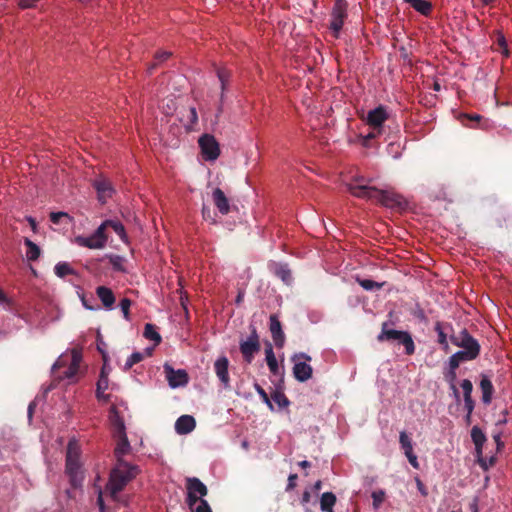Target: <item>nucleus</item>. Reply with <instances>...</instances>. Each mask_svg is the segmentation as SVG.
<instances>
[{"label": "nucleus", "mask_w": 512, "mask_h": 512, "mask_svg": "<svg viewBox=\"0 0 512 512\" xmlns=\"http://www.w3.org/2000/svg\"><path fill=\"white\" fill-rule=\"evenodd\" d=\"M97 504H98L100 512H105V504H104V500H103V497H102V491L101 490H99V494H98V497H97Z\"/></svg>", "instance_id": "obj_62"}, {"label": "nucleus", "mask_w": 512, "mask_h": 512, "mask_svg": "<svg viewBox=\"0 0 512 512\" xmlns=\"http://www.w3.org/2000/svg\"><path fill=\"white\" fill-rule=\"evenodd\" d=\"M208 494L207 486L197 477H188L186 479V498L185 502L191 512L195 510L201 500Z\"/></svg>", "instance_id": "obj_4"}, {"label": "nucleus", "mask_w": 512, "mask_h": 512, "mask_svg": "<svg viewBox=\"0 0 512 512\" xmlns=\"http://www.w3.org/2000/svg\"><path fill=\"white\" fill-rule=\"evenodd\" d=\"M389 114L385 106H378L373 110H370L366 117V122L374 130H378L381 133L384 122L388 119Z\"/></svg>", "instance_id": "obj_12"}, {"label": "nucleus", "mask_w": 512, "mask_h": 512, "mask_svg": "<svg viewBox=\"0 0 512 512\" xmlns=\"http://www.w3.org/2000/svg\"><path fill=\"white\" fill-rule=\"evenodd\" d=\"M96 295L106 310L110 311L114 309L116 298L110 288L106 286H98L96 288Z\"/></svg>", "instance_id": "obj_19"}, {"label": "nucleus", "mask_w": 512, "mask_h": 512, "mask_svg": "<svg viewBox=\"0 0 512 512\" xmlns=\"http://www.w3.org/2000/svg\"><path fill=\"white\" fill-rule=\"evenodd\" d=\"M460 363L461 362L459 361V359L455 358V356H453V354L450 356L449 368H450V375H451L452 380L455 378V370L459 367Z\"/></svg>", "instance_id": "obj_54"}, {"label": "nucleus", "mask_w": 512, "mask_h": 512, "mask_svg": "<svg viewBox=\"0 0 512 512\" xmlns=\"http://www.w3.org/2000/svg\"><path fill=\"white\" fill-rule=\"evenodd\" d=\"M254 388H255L256 392L258 393V395L260 396V398L262 399V401L269 407V409L274 410L272 401L269 398L266 391L258 383L254 384Z\"/></svg>", "instance_id": "obj_42"}, {"label": "nucleus", "mask_w": 512, "mask_h": 512, "mask_svg": "<svg viewBox=\"0 0 512 512\" xmlns=\"http://www.w3.org/2000/svg\"><path fill=\"white\" fill-rule=\"evenodd\" d=\"M62 218H67L69 221L72 220V218L66 212L59 211V212H52L50 214V220L54 224H59L60 220Z\"/></svg>", "instance_id": "obj_49"}, {"label": "nucleus", "mask_w": 512, "mask_h": 512, "mask_svg": "<svg viewBox=\"0 0 512 512\" xmlns=\"http://www.w3.org/2000/svg\"><path fill=\"white\" fill-rule=\"evenodd\" d=\"M79 295V298L82 302V305L89 311H98L100 310V306L98 304H96V300L93 296H91L90 298H86L85 295L82 293V294H78Z\"/></svg>", "instance_id": "obj_38"}, {"label": "nucleus", "mask_w": 512, "mask_h": 512, "mask_svg": "<svg viewBox=\"0 0 512 512\" xmlns=\"http://www.w3.org/2000/svg\"><path fill=\"white\" fill-rule=\"evenodd\" d=\"M435 331L437 332L438 335V342L444 346H448L447 337L445 332L443 331L441 323H436Z\"/></svg>", "instance_id": "obj_50"}, {"label": "nucleus", "mask_w": 512, "mask_h": 512, "mask_svg": "<svg viewBox=\"0 0 512 512\" xmlns=\"http://www.w3.org/2000/svg\"><path fill=\"white\" fill-rule=\"evenodd\" d=\"M139 471L137 465H133L125 460L117 462L110 472L109 481L106 485V490L110 496L116 500L119 492L138 475Z\"/></svg>", "instance_id": "obj_2"}, {"label": "nucleus", "mask_w": 512, "mask_h": 512, "mask_svg": "<svg viewBox=\"0 0 512 512\" xmlns=\"http://www.w3.org/2000/svg\"><path fill=\"white\" fill-rule=\"evenodd\" d=\"M108 223H109V227H111L113 229V231L119 236V238L123 242H127L128 237H127V234H126L123 224L121 222L115 221V220H108Z\"/></svg>", "instance_id": "obj_36"}, {"label": "nucleus", "mask_w": 512, "mask_h": 512, "mask_svg": "<svg viewBox=\"0 0 512 512\" xmlns=\"http://www.w3.org/2000/svg\"><path fill=\"white\" fill-rule=\"evenodd\" d=\"M130 306H131V301L130 299L128 298H123L120 303H119V307L121 309V312L123 314V317L126 319V320H129L130 317H129V311H130Z\"/></svg>", "instance_id": "obj_46"}, {"label": "nucleus", "mask_w": 512, "mask_h": 512, "mask_svg": "<svg viewBox=\"0 0 512 512\" xmlns=\"http://www.w3.org/2000/svg\"><path fill=\"white\" fill-rule=\"evenodd\" d=\"M35 2H36V1H34V0H21V1L19 2V6H20L21 8H24V9H25V8H30V7H32V6L34 5V3H35Z\"/></svg>", "instance_id": "obj_64"}, {"label": "nucleus", "mask_w": 512, "mask_h": 512, "mask_svg": "<svg viewBox=\"0 0 512 512\" xmlns=\"http://www.w3.org/2000/svg\"><path fill=\"white\" fill-rule=\"evenodd\" d=\"M379 341L384 340H394L399 344L403 345L405 348V352L407 355H411L415 351V345L411 335L407 331H400L395 329L388 328V324L384 323L382 326V331L378 335Z\"/></svg>", "instance_id": "obj_5"}, {"label": "nucleus", "mask_w": 512, "mask_h": 512, "mask_svg": "<svg viewBox=\"0 0 512 512\" xmlns=\"http://www.w3.org/2000/svg\"><path fill=\"white\" fill-rule=\"evenodd\" d=\"M347 7L348 4L346 0H335L331 11L329 29L332 31L334 37L336 38L339 37L344 24V20L347 17Z\"/></svg>", "instance_id": "obj_7"}, {"label": "nucleus", "mask_w": 512, "mask_h": 512, "mask_svg": "<svg viewBox=\"0 0 512 512\" xmlns=\"http://www.w3.org/2000/svg\"><path fill=\"white\" fill-rule=\"evenodd\" d=\"M66 474L69 476L71 484L74 487L81 486L83 481V473L79 460L66 459Z\"/></svg>", "instance_id": "obj_15"}, {"label": "nucleus", "mask_w": 512, "mask_h": 512, "mask_svg": "<svg viewBox=\"0 0 512 512\" xmlns=\"http://www.w3.org/2000/svg\"><path fill=\"white\" fill-rule=\"evenodd\" d=\"M75 243L89 249H102L106 245V240H100L92 233L89 236H76Z\"/></svg>", "instance_id": "obj_22"}, {"label": "nucleus", "mask_w": 512, "mask_h": 512, "mask_svg": "<svg viewBox=\"0 0 512 512\" xmlns=\"http://www.w3.org/2000/svg\"><path fill=\"white\" fill-rule=\"evenodd\" d=\"M464 407L469 414H472L474 410V401L472 397L464 398Z\"/></svg>", "instance_id": "obj_58"}, {"label": "nucleus", "mask_w": 512, "mask_h": 512, "mask_svg": "<svg viewBox=\"0 0 512 512\" xmlns=\"http://www.w3.org/2000/svg\"><path fill=\"white\" fill-rule=\"evenodd\" d=\"M171 56V52L169 51H161V52H158L156 55H155V63L153 64V66L150 68V69H153L156 65H158L159 63L167 60L169 57Z\"/></svg>", "instance_id": "obj_55"}, {"label": "nucleus", "mask_w": 512, "mask_h": 512, "mask_svg": "<svg viewBox=\"0 0 512 512\" xmlns=\"http://www.w3.org/2000/svg\"><path fill=\"white\" fill-rule=\"evenodd\" d=\"M471 439L475 446V456L480 457V454L483 453V446L487 440L486 435L478 426H474L471 429Z\"/></svg>", "instance_id": "obj_25"}, {"label": "nucleus", "mask_w": 512, "mask_h": 512, "mask_svg": "<svg viewBox=\"0 0 512 512\" xmlns=\"http://www.w3.org/2000/svg\"><path fill=\"white\" fill-rule=\"evenodd\" d=\"M270 332L272 339L278 348H282L285 343V334L282 330L281 322L276 315L270 316Z\"/></svg>", "instance_id": "obj_17"}, {"label": "nucleus", "mask_w": 512, "mask_h": 512, "mask_svg": "<svg viewBox=\"0 0 512 512\" xmlns=\"http://www.w3.org/2000/svg\"><path fill=\"white\" fill-rule=\"evenodd\" d=\"M293 365V375L295 379L299 382H306L312 376V367L309 364L311 361V357L304 353H298L292 356Z\"/></svg>", "instance_id": "obj_6"}, {"label": "nucleus", "mask_w": 512, "mask_h": 512, "mask_svg": "<svg viewBox=\"0 0 512 512\" xmlns=\"http://www.w3.org/2000/svg\"><path fill=\"white\" fill-rule=\"evenodd\" d=\"M92 186L96 190L97 198L102 204L106 203L107 199L115 192L111 182L103 177L96 178Z\"/></svg>", "instance_id": "obj_13"}, {"label": "nucleus", "mask_w": 512, "mask_h": 512, "mask_svg": "<svg viewBox=\"0 0 512 512\" xmlns=\"http://www.w3.org/2000/svg\"><path fill=\"white\" fill-rule=\"evenodd\" d=\"M166 379L172 389L184 387L189 381L188 374L184 369H173L169 364L164 365Z\"/></svg>", "instance_id": "obj_11"}, {"label": "nucleus", "mask_w": 512, "mask_h": 512, "mask_svg": "<svg viewBox=\"0 0 512 512\" xmlns=\"http://www.w3.org/2000/svg\"><path fill=\"white\" fill-rule=\"evenodd\" d=\"M109 421L112 426L113 435L122 434L126 432V426L123 418L120 416L119 411L115 406H112L109 410Z\"/></svg>", "instance_id": "obj_23"}, {"label": "nucleus", "mask_w": 512, "mask_h": 512, "mask_svg": "<svg viewBox=\"0 0 512 512\" xmlns=\"http://www.w3.org/2000/svg\"><path fill=\"white\" fill-rule=\"evenodd\" d=\"M115 438H117L118 442L115 447V457L117 459V462H120V460H124L123 457L130 453L131 451V445L128 440L126 432H123L122 434H115Z\"/></svg>", "instance_id": "obj_20"}, {"label": "nucleus", "mask_w": 512, "mask_h": 512, "mask_svg": "<svg viewBox=\"0 0 512 512\" xmlns=\"http://www.w3.org/2000/svg\"><path fill=\"white\" fill-rule=\"evenodd\" d=\"M143 354L141 352H133L126 360L123 369L125 371L131 369L135 364L143 360Z\"/></svg>", "instance_id": "obj_39"}, {"label": "nucleus", "mask_w": 512, "mask_h": 512, "mask_svg": "<svg viewBox=\"0 0 512 512\" xmlns=\"http://www.w3.org/2000/svg\"><path fill=\"white\" fill-rule=\"evenodd\" d=\"M177 108L176 101L174 99H168L166 104H162L161 109L166 115H172Z\"/></svg>", "instance_id": "obj_45"}, {"label": "nucleus", "mask_w": 512, "mask_h": 512, "mask_svg": "<svg viewBox=\"0 0 512 512\" xmlns=\"http://www.w3.org/2000/svg\"><path fill=\"white\" fill-rule=\"evenodd\" d=\"M201 154L206 161H215L220 155L219 143L211 134H203L198 140Z\"/></svg>", "instance_id": "obj_10"}, {"label": "nucleus", "mask_w": 512, "mask_h": 512, "mask_svg": "<svg viewBox=\"0 0 512 512\" xmlns=\"http://www.w3.org/2000/svg\"><path fill=\"white\" fill-rule=\"evenodd\" d=\"M406 457L413 468H415V469L419 468L418 458L414 452L406 455Z\"/></svg>", "instance_id": "obj_57"}, {"label": "nucleus", "mask_w": 512, "mask_h": 512, "mask_svg": "<svg viewBox=\"0 0 512 512\" xmlns=\"http://www.w3.org/2000/svg\"><path fill=\"white\" fill-rule=\"evenodd\" d=\"M347 189L356 197L376 200L388 208L399 207L403 203V198L390 191L378 189L368 184L364 177H357L347 184Z\"/></svg>", "instance_id": "obj_1"}, {"label": "nucleus", "mask_w": 512, "mask_h": 512, "mask_svg": "<svg viewBox=\"0 0 512 512\" xmlns=\"http://www.w3.org/2000/svg\"><path fill=\"white\" fill-rule=\"evenodd\" d=\"M480 389L482 392V402L485 405L490 404L494 393V387L488 376L482 375L480 380Z\"/></svg>", "instance_id": "obj_24"}, {"label": "nucleus", "mask_w": 512, "mask_h": 512, "mask_svg": "<svg viewBox=\"0 0 512 512\" xmlns=\"http://www.w3.org/2000/svg\"><path fill=\"white\" fill-rule=\"evenodd\" d=\"M453 356H455V358L459 359V361L462 363V362H466V361H471V356L468 355L465 351H462V350H459L457 352H455L453 354Z\"/></svg>", "instance_id": "obj_56"}, {"label": "nucleus", "mask_w": 512, "mask_h": 512, "mask_svg": "<svg viewBox=\"0 0 512 512\" xmlns=\"http://www.w3.org/2000/svg\"><path fill=\"white\" fill-rule=\"evenodd\" d=\"M336 503V496L332 492H325L320 498V509L323 512H334L333 507Z\"/></svg>", "instance_id": "obj_27"}, {"label": "nucleus", "mask_w": 512, "mask_h": 512, "mask_svg": "<svg viewBox=\"0 0 512 512\" xmlns=\"http://www.w3.org/2000/svg\"><path fill=\"white\" fill-rule=\"evenodd\" d=\"M239 348L244 361L248 364L252 363L255 354H257L261 348L259 335L254 326H252L250 335L245 340L240 341Z\"/></svg>", "instance_id": "obj_8"}, {"label": "nucleus", "mask_w": 512, "mask_h": 512, "mask_svg": "<svg viewBox=\"0 0 512 512\" xmlns=\"http://www.w3.org/2000/svg\"><path fill=\"white\" fill-rule=\"evenodd\" d=\"M80 361L81 354L76 350H72L70 355L62 354L52 365V373L56 375L59 369L65 368L63 373L57 375V378L67 380L68 383H73L79 370Z\"/></svg>", "instance_id": "obj_3"}, {"label": "nucleus", "mask_w": 512, "mask_h": 512, "mask_svg": "<svg viewBox=\"0 0 512 512\" xmlns=\"http://www.w3.org/2000/svg\"><path fill=\"white\" fill-rule=\"evenodd\" d=\"M409 3L417 12L422 15H428L432 9L430 2L426 0H405Z\"/></svg>", "instance_id": "obj_29"}, {"label": "nucleus", "mask_w": 512, "mask_h": 512, "mask_svg": "<svg viewBox=\"0 0 512 512\" xmlns=\"http://www.w3.org/2000/svg\"><path fill=\"white\" fill-rule=\"evenodd\" d=\"M80 458V448L75 439H71L67 446V454L66 459L79 460Z\"/></svg>", "instance_id": "obj_35"}, {"label": "nucleus", "mask_w": 512, "mask_h": 512, "mask_svg": "<svg viewBox=\"0 0 512 512\" xmlns=\"http://www.w3.org/2000/svg\"><path fill=\"white\" fill-rule=\"evenodd\" d=\"M229 360L226 356L218 357L214 362V370L224 389L230 387Z\"/></svg>", "instance_id": "obj_14"}, {"label": "nucleus", "mask_w": 512, "mask_h": 512, "mask_svg": "<svg viewBox=\"0 0 512 512\" xmlns=\"http://www.w3.org/2000/svg\"><path fill=\"white\" fill-rule=\"evenodd\" d=\"M224 99H225V91L221 90L220 99H219V106L217 108V113H216V117L217 118L223 112Z\"/></svg>", "instance_id": "obj_60"}, {"label": "nucleus", "mask_w": 512, "mask_h": 512, "mask_svg": "<svg viewBox=\"0 0 512 512\" xmlns=\"http://www.w3.org/2000/svg\"><path fill=\"white\" fill-rule=\"evenodd\" d=\"M453 343L470 355L473 360L480 354L479 342L466 329L461 330L459 335L453 339Z\"/></svg>", "instance_id": "obj_9"}, {"label": "nucleus", "mask_w": 512, "mask_h": 512, "mask_svg": "<svg viewBox=\"0 0 512 512\" xmlns=\"http://www.w3.org/2000/svg\"><path fill=\"white\" fill-rule=\"evenodd\" d=\"M24 244L27 247L26 258L29 261H36L40 256L39 246L36 245L33 241H31L29 238L24 239Z\"/></svg>", "instance_id": "obj_28"}, {"label": "nucleus", "mask_w": 512, "mask_h": 512, "mask_svg": "<svg viewBox=\"0 0 512 512\" xmlns=\"http://www.w3.org/2000/svg\"><path fill=\"white\" fill-rule=\"evenodd\" d=\"M108 383H109V379H108V374L105 372V366H103L102 370H101V374H100V377L97 381V388L98 390L101 392V390H107L108 389Z\"/></svg>", "instance_id": "obj_44"}, {"label": "nucleus", "mask_w": 512, "mask_h": 512, "mask_svg": "<svg viewBox=\"0 0 512 512\" xmlns=\"http://www.w3.org/2000/svg\"><path fill=\"white\" fill-rule=\"evenodd\" d=\"M356 281L366 291L379 290L384 286V282H376L371 279L356 278Z\"/></svg>", "instance_id": "obj_32"}, {"label": "nucleus", "mask_w": 512, "mask_h": 512, "mask_svg": "<svg viewBox=\"0 0 512 512\" xmlns=\"http://www.w3.org/2000/svg\"><path fill=\"white\" fill-rule=\"evenodd\" d=\"M214 205L222 215H227L230 211L229 200L220 188H215L212 192Z\"/></svg>", "instance_id": "obj_21"}, {"label": "nucleus", "mask_w": 512, "mask_h": 512, "mask_svg": "<svg viewBox=\"0 0 512 512\" xmlns=\"http://www.w3.org/2000/svg\"><path fill=\"white\" fill-rule=\"evenodd\" d=\"M271 401L275 402L280 409L288 407L290 404L286 395L281 391H275L271 396Z\"/></svg>", "instance_id": "obj_37"}, {"label": "nucleus", "mask_w": 512, "mask_h": 512, "mask_svg": "<svg viewBox=\"0 0 512 512\" xmlns=\"http://www.w3.org/2000/svg\"><path fill=\"white\" fill-rule=\"evenodd\" d=\"M109 262L112 266V268L115 270V271H125V267H124V262H125V259L124 257L120 256V255H110L109 256Z\"/></svg>", "instance_id": "obj_40"}, {"label": "nucleus", "mask_w": 512, "mask_h": 512, "mask_svg": "<svg viewBox=\"0 0 512 512\" xmlns=\"http://www.w3.org/2000/svg\"><path fill=\"white\" fill-rule=\"evenodd\" d=\"M106 227H109L108 220H105L104 222H102L98 226V228L93 232V234L96 236V238H98L100 240H106L107 241V237L105 235Z\"/></svg>", "instance_id": "obj_47"}, {"label": "nucleus", "mask_w": 512, "mask_h": 512, "mask_svg": "<svg viewBox=\"0 0 512 512\" xmlns=\"http://www.w3.org/2000/svg\"><path fill=\"white\" fill-rule=\"evenodd\" d=\"M399 145H396L395 143H390L387 146V152L393 159H399L402 155L401 151L398 150Z\"/></svg>", "instance_id": "obj_53"}, {"label": "nucleus", "mask_w": 512, "mask_h": 512, "mask_svg": "<svg viewBox=\"0 0 512 512\" xmlns=\"http://www.w3.org/2000/svg\"><path fill=\"white\" fill-rule=\"evenodd\" d=\"M371 496L373 499V506L377 509L383 502L385 493L383 490L373 491Z\"/></svg>", "instance_id": "obj_48"}, {"label": "nucleus", "mask_w": 512, "mask_h": 512, "mask_svg": "<svg viewBox=\"0 0 512 512\" xmlns=\"http://www.w3.org/2000/svg\"><path fill=\"white\" fill-rule=\"evenodd\" d=\"M35 407H36L35 401L30 402V404L28 405L27 416H28L29 422H31V420H32L33 411H34Z\"/></svg>", "instance_id": "obj_63"}, {"label": "nucleus", "mask_w": 512, "mask_h": 512, "mask_svg": "<svg viewBox=\"0 0 512 512\" xmlns=\"http://www.w3.org/2000/svg\"><path fill=\"white\" fill-rule=\"evenodd\" d=\"M265 360L269 368V371L274 375L279 374V365L271 343H267L265 347Z\"/></svg>", "instance_id": "obj_26"}, {"label": "nucleus", "mask_w": 512, "mask_h": 512, "mask_svg": "<svg viewBox=\"0 0 512 512\" xmlns=\"http://www.w3.org/2000/svg\"><path fill=\"white\" fill-rule=\"evenodd\" d=\"M399 443L405 456L413 452V442L405 431L400 432Z\"/></svg>", "instance_id": "obj_31"}, {"label": "nucleus", "mask_w": 512, "mask_h": 512, "mask_svg": "<svg viewBox=\"0 0 512 512\" xmlns=\"http://www.w3.org/2000/svg\"><path fill=\"white\" fill-rule=\"evenodd\" d=\"M269 270L285 284L290 285L293 281L291 270L287 263L272 261L268 265Z\"/></svg>", "instance_id": "obj_16"}, {"label": "nucleus", "mask_w": 512, "mask_h": 512, "mask_svg": "<svg viewBox=\"0 0 512 512\" xmlns=\"http://www.w3.org/2000/svg\"><path fill=\"white\" fill-rule=\"evenodd\" d=\"M461 388L463 390L464 398L471 397L472 390H473V385H472V382L470 380L464 379L461 382Z\"/></svg>", "instance_id": "obj_52"}, {"label": "nucleus", "mask_w": 512, "mask_h": 512, "mask_svg": "<svg viewBox=\"0 0 512 512\" xmlns=\"http://www.w3.org/2000/svg\"><path fill=\"white\" fill-rule=\"evenodd\" d=\"M144 336L145 338L154 341L156 345H158L162 340L160 334L156 330V327L151 323H147L145 325Z\"/></svg>", "instance_id": "obj_33"}, {"label": "nucleus", "mask_w": 512, "mask_h": 512, "mask_svg": "<svg viewBox=\"0 0 512 512\" xmlns=\"http://www.w3.org/2000/svg\"><path fill=\"white\" fill-rule=\"evenodd\" d=\"M380 133H378V130H372L371 132H369L367 135H365L363 137V145L364 146H368V141L371 140V139H374L375 137H377Z\"/></svg>", "instance_id": "obj_59"}, {"label": "nucleus", "mask_w": 512, "mask_h": 512, "mask_svg": "<svg viewBox=\"0 0 512 512\" xmlns=\"http://www.w3.org/2000/svg\"><path fill=\"white\" fill-rule=\"evenodd\" d=\"M475 457H476V460L479 463L480 467L485 471L488 470L495 463L494 456L485 458V457H483V453H482V454H480V457L479 456H475Z\"/></svg>", "instance_id": "obj_43"}, {"label": "nucleus", "mask_w": 512, "mask_h": 512, "mask_svg": "<svg viewBox=\"0 0 512 512\" xmlns=\"http://www.w3.org/2000/svg\"><path fill=\"white\" fill-rule=\"evenodd\" d=\"M174 427L179 435L189 434L196 427L195 418L191 415H182L176 420Z\"/></svg>", "instance_id": "obj_18"}, {"label": "nucleus", "mask_w": 512, "mask_h": 512, "mask_svg": "<svg viewBox=\"0 0 512 512\" xmlns=\"http://www.w3.org/2000/svg\"><path fill=\"white\" fill-rule=\"evenodd\" d=\"M216 74L220 82L221 90L226 91L231 78L230 71L226 68H218Z\"/></svg>", "instance_id": "obj_34"}, {"label": "nucleus", "mask_w": 512, "mask_h": 512, "mask_svg": "<svg viewBox=\"0 0 512 512\" xmlns=\"http://www.w3.org/2000/svg\"><path fill=\"white\" fill-rule=\"evenodd\" d=\"M187 118H188V120H187V123L185 124V127L188 130H191L193 128V126L196 125L198 122V114H197V110L195 107L189 108Z\"/></svg>", "instance_id": "obj_41"}, {"label": "nucleus", "mask_w": 512, "mask_h": 512, "mask_svg": "<svg viewBox=\"0 0 512 512\" xmlns=\"http://www.w3.org/2000/svg\"><path fill=\"white\" fill-rule=\"evenodd\" d=\"M416 485L417 489L420 492L421 495L426 496L427 495V489L425 488L424 484L419 478H416Z\"/></svg>", "instance_id": "obj_61"}, {"label": "nucleus", "mask_w": 512, "mask_h": 512, "mask_svg": "<svg viewBox=\"0 0 512 512\" xmlns=\"http://www.w3.org/2000/svg\"><path fill=\"white\" fill-rule=\"evenodd\" d=\"M54 272L59 278H64L67 275L75 274V270L67 262H58L54 267Z\"/></svg>", "instance_id": "obj_30"}, {"label": "nucleus", "mask_w": 512, "mask_h": 512, "mask_svg": "<svg viewBox=\"0 0 512 512\" xmlns=\"http://www.w3.org/2000/svg\"><path fill=\"white\" fill-rule=\"evenodd\" d=\"M202 217L204 220L210 222V223H216V218L213 212L211 211L210 207L203 205L202 207Z\"/></svg>", "instance_id": "obj_51"}]
</instances>
